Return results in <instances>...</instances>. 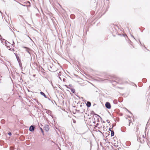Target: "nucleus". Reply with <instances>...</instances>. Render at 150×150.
I'll list each match as a JSON object with an SVG mask.
<instances>
[{"instance_id":"423d86ee","label":"nucleus","mask_w":150,"mask_h":150,"mask_svg":"<svg viewBox=\"0 0 150 150\" xmlns=\"http://www.w3.org/2000/svg\"><path fill=\"white\" fill-rule=\"evenodd\" d=\"M12 47V45H9V46L8 45L7 47L9 49V50H11V51H12L13 50L14 51V49H13L12 50H11Z\"/></svg>"},{"instance_id":"39448f33","label":"nucleus","mask_w":150,"mask_h":150,"mask_svg":"<svg viewBox=\"0 0 150 150\" xmlns=\"http://www.w3.org/2000/svg\"><path fill=\"white\" fill-rule=\"evenodd\" d=\"M86 105L87 107H89L91 106V103L89 101H87L86 103Z\"/></svg>"},{"instance_id":"393cba45","label":"nucleus","mask_w":150,"mask_h":150,"mask_svg":"<svg viewBox=\"0 0 150 150\" xmlns=\"http://www.w3.org/2000/svg\"><path fill=\"white\" fill-rule=\"evenodd\" d=\"M107 121L108 123H109L110 122L108 121V120H107Z\"/></svg>"},{"instance_id":"f257e3e1","label":"nucleus","mask_w":150,"mask_h":150,"mask_svg":"<svg viewBox=\"0 0 150 150\" xmlns=\"http://www.w3.org/2000/svg\"><path fill=\"white\" fill-rule=\"evenodd\" d=\"M105 106L106 108L110 109L111 108V106L110 103L108 102H107L105 103Z\"/></svg>"},{"instance_id":"2eb2a0df","label":"nucleus","mask_w":150,"mask_h":150,"mask_svg":"<svg viewBox=\"0 0 150 150\" xmlns=\"http://www.w3.org/2000/svg\"><path fill=\"white\" fill-rule=\"evenodd\" d=\"M8 134L9 135L11 136L12 134L11 132H9L8 133Z\"/></svg>"},{"instance_id":"ddd939ff","label":"nucleus","mask_w":150,"mask_h":150,"mask_svg":"<svg viewBox=\"0 0 150 150\" xmlns=\"http://www.w3.org/2000/svg\"><path fill=\"white\" fill-rule=\"evenodd\" d=\"M70 17L71 19H74L75 18V16L73 15H71L70 16Z\"/></svg>"},{"instance_id":"9d476101","label":"nucleus","mask_w":150,"mask_h":150,"mask_svg":"<svg viewBox=\"0 0 150 150\" xmlns=\"http://www.w3.org/2000/svg\"><path fill=\"white\" fill-rule=\"evenodd\" d=\"M46 112H47V113L49 114H51V113L52 112L50 110H47Z\"/></svg>"},{"instance_id":"7ed1b4c3","label":"nucleus","mask_w":150,"mask_h":150,"mask_svg":"<svg viewBox=\"0 0 150 150\" xmlns=\"http://www.w3.org/2000/svg\"><path fill=\"white\" fill-rule=\"evenodd\" d=\"M35 128V127L33 125H31L29 128V130L31 132H33L34 131Z\"/></svg>"},{"instance_id":"f3484780","label":"nucleus","mask_w":150,"mask_h":150,"mask_svg":"<svg viewBox=\"0 0 150 150\" xmlns=\"http://www.w3.org/2000/svg\"><path fill=\"white\" fill-rule=\"evenodd\" d=\"M69 88H70L72 87V85L71 84H70L69 85Z\"/></svg>"},{"instance_id":"6e6552de","label":"nucleus","mask_w":150,"mask_h":150,"mask_svg":"<svg viewBox=\"0 0 150 150\" xmlns=\"http://www.w3.org/2000/svg\"><path fill=\"white\" fill-rule=\"evenodd\" d=\"M40 94L43 96L44 97H45L46 98H47V96H46L45 94L42 92L41 91L40 92Z\"/></svg>"},{"instance_id":"5701e85b","label":"nucleus","mask_w":150,"mask_h":150,"mask_svg":"<svg viewBox=\"0 0 150 150\" xmlns=\"http://www.w3.org/2000/svg\"><path fill=\"white\" fill-rule=\"evenodd\" d=\"M109 130L111 131H112V130H111V129L110 128H109Z\"/></svg>"},{"instance_id":"1a4fd4ad","label":"nucleus","mask_w":150,"mask_h":150,"mask_svg":"<svg viewBox=\"0 0 150 150\" xmlns=\"http://www.w3.org/2000/svg\"><path fill=\"white\" fill-rule=\"evenodd\" d=\"M111 136L112 137L113 136L114 134V131L113 130H112V131H111Z\"/></svg>"},{"instance_id":"412c9836","label":"nucleus","mask_w":150,"mask_h":150,"mask_svg":"<svg viewBox=\"0 0 150 150\" xmlns=\"http://www.w3.org/2000/svg\"><path fill=\"white\" fill-rule=\"evenodd\" d=\"M114 82H116V83H117V82L116 81H113L112 83H114Z\"/></svg>"},{"instance_id":"4be33fe9","label":"nucleus","mask_w":150,"mask_h":150,"mask_svg":"<svg viewBox=\"0 0 150 150\" xmlns=\"http://www.w3.org/2000/svg\"><path fill=\"white\" fill-rule=\"evenodd\" d=\"M142 137H143V138H144V135H142Z\"/></svg>"},{"instance_id":"c85d7f7f","label":"nucleus","mask_w":150,"mask_h":150,"mask_svg":"<svg viewBox=\"0 0 150 150\" xmlns=\"http://www.w3.org/2000/svg\"><path fill=\"white\" fill-rule=\"evenodd\" d=\"M17 60L18 61V62H19V61H18V58L17 57Z\"/></svg>"},{"instance_id":"9b49d317","label":"nucleus","mask_w":150,"mask_h":150,"mask_svg":"<svg viewBox=\"0 0 150 150\" xmlns=\"http://www.w3.org/2000/svg\"><path fill=\"white\" fill-rule=\"evenodd\" d=\"M71 92L72 93H75V90L74 89L71 88Z\"/></svg>"},{"instance_id":"f03ea898","label":"nucleus","mask_w":150,"mask_h":150,"mask_svg":"<svg viewBox=\"0 0 150 150\" xmlns=\"http://www.w3.org/2000/svg\"><path fill=\"white\" fill-rule=\"evenodd\" d=\"M23 47L25 49L26 51H27L29 54H30V51L31 50L30 49L25 47Z\"/></svg>"},{"instance_id":"bb28decb","label":"nucleus","mask_w":150,"mask_h":150,"mask_svg":"<svg viewBox=\"0 0 150 150\" xmlns=\"http://www.w3.org/2000/svg\"><path fill=\"white\" fill-rule=\"evenodd\" d=\"M73 122H74V123H75V122H76V121L75 120H74L73 121Z\"/></svg>"},{"instance_id":"473e14b6","label":"nucleus","mask_w":150,"mask_h":150,"mask_svg":"<svg viewBox=\"0 0 150 150\" xmlns=\"http://www.w3.org/2000/svg\"><path fill=\"white\" fill-rule=\"evenodd\" d=\"M145 47L146 49H147V48L146 47Z\"/></svg>"},{"instance_id":"c756f323","label":"nucleus","mask_w":150,"mask_h":150,"mask_svg":"<svg viewBox=\"0 0 150 150\" xmlns=\"http://www.w3.org/2000/svg\"><path fill=\"white\" fill-rule=\"evenodd\" d=\"M35 76V75H33V76Z\"/></svg>"},{"instance_id":"aec40b11","label":"nucleus","mask_w":150,"mask_h":150,"mask_svg":"<svg viewBox=\"0 0 150 150\" xmlns=\"http://www.w3.org/2000/svg\"><path fill=\"white\" fill-rule=\"evenodd\" d=\"M66 87L67 88H69V87H68V86L66 85Z\"/></svg>"},{"instance_id":"dca6fc26","label":"nucleus","mask_w":150,"mask_h":150,"mask_svg":"<svg viewBox=\"0 0 150 150\" xmlns=\"http://www.w3.org/2000/svg\"><path fill=\"white\" fill-rule=\"evenodd\" d=\"M15 43L13 41V43L11 45L12 46H13V45H14Z\"/></svg>"},{"instance_id":"6ab92c4d","label":"nucleus","mask_w":150,"mask_h":150,"mask_svg":"<svg viewBox=\"0 0 150 150\" xmlns=\"http://www.w3.org/2000/svg\"><path fill=\"white\" fill-rule=\"evenodd\" d=\"M40 129L41 130V131H42V132L43 133V131L42 130V128H40Z\"/></svg>"},{"instance_id":"cd10ccee","label":"nucleus","mask_w":150,"mask_h":150,"mask_svg":"<svg viewBox=\"0 0 150 150\" xmlns=\"http://www.w3.org/2000/svg\"><path fill=\"white\" fill-rule=\"evenodd\" d=\"M97 115V116L99 117H100V118H101L100 117L99 115Z\"/></svg>"},{"instance_id":"2f4dec72","label":"nucleus","mask_w":150,"mask_h":150,"mask_svg":"<svg viewBox=\"0 0 150 150\" xmlns=\"http://www.w3.org/2000/svg\"><path fill=\"white\" fill-rule=\"evenodd\" d=\"M52 83V86H53V85H52V83Z\"/></svg>"},{"instance_id":"4468645a","label":"nucleus","mask_w":150,"mask_h":150,"mask_svg":"<svg viewBox=\"0 0 150 150\" xmlns=\"http://www.w3.org/2000/svg\"><path fill=\"white\" fill-rule=\"evenodd\" d=\"M6 40L4 39H3L1 41L3 45H5V41Z\"/></svg>"},{"instance_id":"7c9ffc66","label":"nucleus","mask_w":150,"mask_h":150,"mask_svg":"<svg viewBox=\"0 0 150 150\" xmlns=\"http://www.w3.org/2000/svg\"><path fill=\"white\" fill-rule=\"evenodd\" d=\"M48 98V100H50V99L49 98Z\"/></svg>"},{"instance_id":"f8f14e48","label":"nucleus","mask_w":150,"mask_h":150,"mask_svg":"<svg viewBox=\"0 0 150 150\" xmlns=\"http://www.w3.org/2000/svg\"><path fill=\"white\" fill-rule=\"evenodd\" d=\"M113 103L114 104H116L117 103V102L116 100H115L113 101Z\"/></svg>"},{"instance_id":"b1692460","label":"nucleus","mask_w":150,"mask_h":150,"mask_svg":"<svg viewBox=\"0 0 150 150\" xmlns=\"http://www.w3.org/2000/svg\"><path fill=\"white\" fill-rule=\"evenodd\" d=\"M19 64L20 65V67H21V63H19Z\"/></svg>"},{"instance_id":"20e7f679","label":"nucleus","mask_w":150,"mask_h":150,"mask_svg":"<svg viewBox=\"0 0 150 150\" xmlns=\"http://www.w3.org/2000/svg\"><path fill=\"white\" fill-rule=\"evenodd\" d=\"M44 128L46 131H48L49 129L48 125H45V126L44 127Z\"/></svg>"},{"instance_id":"72a5a7b5","label":"nucleus","mask_w":150,"mask_h":150,"mask_svg":"<svg viewBox=\"0 0 150 150\" xmlns=\"http://www.w3.org/2000/svg\"><path fill=\"white\" fill-rule=\"evenodd\" d=\"M149 88H150V86H149Z\"/></svg>"},{"instance_id":"a211bd4d","label":"nucleus","mask_w":150,"mask_h":150,"mask_svg":"<svg viewBox=\"0 0 150 150\" xmlns=\"http://www.w3.org/2000/svg\"><path fill=\"white\" fill-rule=\"evenodd\" d=\"M2 38L1 35H0V40H1Z\"/></svg>"},{"instance_id":"e433bc0d","label":"nucleus","mask_w":150,"mask_h":150,"mask_svg":"<svg viewBox=\"0 0 150 150\" xmlns=\"http://www.w3.org/2000/svg\"><path fill=\"white\" fill-rule=\"evenodd\" d=\"M140 139V138H139V140Z\"/></svg>"},{"instance_id":"c9c22d12","label":"nucleus","mask_w":150,"mask_h":150,"mask_svg":"<svg viewBox=\"0 0 150 150\" xmlns=\"http://www.w3.org/2000/svg\"><path fill=\"white\" fill-rule=\"evenodd\" d=\"M11 150H13L12 149H11Z\"/></svg>"},{"instance_id":"f704fd0d","label":"nucleus","mask_w":150,"mask_h":150,"mask_svg":"<svg viewBox=\"0 0 150 150\" xmlns=\"http://www.w3.org/2000/svg\"><path fill=\"white\" fill-rule=\"evenodd\" d=\"M11 150H13L12 149H11Z\"/></svg>"},{"instance_id":"0eeeda50","label":"nucleus","mask_w":150,"mask_h":150,"mask_svg":"<svg viewBox=\"0 0 150 150\" xmlns=\"http://www.w3.org/2000/svg\"><path fill=\"white\" fill-rule=\"evenodd\" d=\"M8 44H10V43L9 42L7 41L6 40H5V45L6 47L8 45Z\"/></svg>"},{"instance_id":"a878e982","label":"nucleus","mask_w":150,"mask_h":150,"mask_svg":"<svg viewBox=\"0 0 150 150\" xmlns=\"http://www.w3.org/2000/svg\"><path fill=\"white\" fill-rule=\"evenodd\" d=\"M131 35L134 39H135L134 38V36L133 35Z\"/></svg>"}]
</instances>
